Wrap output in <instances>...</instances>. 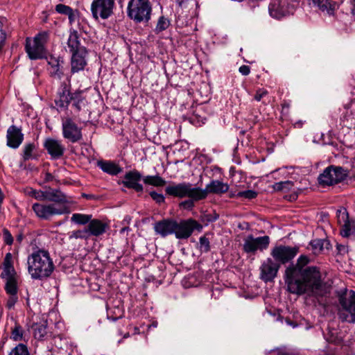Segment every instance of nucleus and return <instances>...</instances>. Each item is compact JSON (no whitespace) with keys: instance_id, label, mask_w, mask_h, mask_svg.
<instances>
[{"instance_id":"obj_1","label":"nucleus","mask_w":355,"mask_h":355,"mask_svg":"<svg viewBox=\"0 0 355 355\" xmlns=\"http://www.w3.org/2000/svg\"><path fill=\"white\" fill-rule=\"evenodd\" d=\"M310 259L301 255L295 264L289 265L284 273L285 282L289 292L301 295L308 293L322 297L329 292V288L321 279V274L315 266H307Z\"/></svg>"},{"instance_id":"obj_2","label":"nucleus","mask_w":355,"mask_h":355,"mask_svg":"<svg viewBox=\"0 0 355 355\" xmlns=\"http://www.w3.org/2000/svg\"><path fill=\"white\" fill-rule=\"evenodd\" d=\"M28 271L33 279H44L49 277L55 269V266L49 251L37 249L27 259Z\"/></svg>"},{"instance_id":"obj_3","label":"nucleus","mask_w":355,"mask_h":355,"mask_svg":"<svg viewBox=\"0 0 355 355\" xmlns=\"http://www.w3.org/2000/svg\"><path fill=\"white\" fill-rule=\"evenodd\" d=\"M151 12L152 8L148 0H130L128 3V15L137 23L148 21Z\"/></svg>"},{"instance_id":"obj_4","label":"nucleus","mask_w":355,"mask_h":355,"mask_svg":"<svg viewBox=\"0 0 355 355\" xmlns=\"http://www.w3.org/2000/svg\"><path fill=\"white\" fill-rule=\"evenodd\" d=\"M48 33L41 32L33 38L27 37L26 40L25 50L28 56L31 60L43 58L46 55L44 45L47 42Z\"/></svg>"},{"instance_id":"obj_5","label":"nucleus","mask_w":355,"mask_h":355,"mask_svg":"<svg viewBox=\"0 0 355 355\" xmlns=\"http://www.w3.org/2000/svg\"><path fill=\"white\" fill-rule=\"evenodd\" d=\"M166 195L183 198L188 197L196 200H200L202 193L201 188L193 187L192 184L188 182H181L179 184H173L167 186L165 188Z\"/></svg>"},{"instance_id":"obj_6","label":"nucleus","mask_w":355,"mask_h":355,"mask_svg":"<svg viewBox=\"0 0 355 355\" xmlns=\"http://www.w3.org/2000/svg\"><path fill=\"white\" fill-rule=\"evenodd\" d=\"M341 308L339 318L342 321L355 322V292L350 291L341 295L339 299Z\"/></svg>"},{"instance_id":"obj_7","label":"nucleus","mask_w":355,"mask_h":355,"mask_svg":"<svg viewBox=\"0 0 355 355\" xmlns=\"http://www.w3.org/2000/svg\"><path fill=\"white\" fill-rule=\"evenodd\" d=\"M347 171L341 166H330L318 176V182L322 186H331L345 179Z\"/></svg>"},{"instance_id":"obj_8","label":"nucleus","mask_w":355,"mask_h":355,"mask_svg":"<svg viewBox=\"0 0 355 355\" xmlns=\"http://www.w3.org/2000/svg\"><path fill=\"white\" fill-rule=\"evenodd\" d=\"M270 238L268 236L254 237L252 234L247 236L243 239V250L250 254H255L259 251H263L268 248Z\"/></svg>"},{"instance_id":"obj_9","label":"nucleus","mask_w":355,"mask_h":355,"mask_svg":"<svg viewBox=\"0 0 355 355\" xmlns=\"http://www.w3.org/2000/svg\"><path fill=\"white\" fill-rule=\"evenodd\" d=\"M114 0H94L91 4V12L93 18L106 19L113 13Z\"/></svg>"},{"instance_id":"obj_10","label":"nucleus","mask_w":355,"mask_h":355,"mask_svg":"<svg viewBox=\"0 0 355 355\" xmlns=\"http://www.w3.org/2000/svg\"><path fill=\"white\" fill-rule=\"evenodd\" d=\"M174 234L178 239H188L194 230L201 232L202 225L194 219L182 220L180 223L175 220Z\"/></svg>"},{"instance_id":"obj_11","label":"nucleus","mask_w":355,"mask_h":355,"mask_svg":"<svg viewBox=\"0 0 355 355\" xmlns=\"http://www.w3.org/2000/svg\"><path fill=\"white\" fill-rule=\"evenodd\" d=\"M299 248L279 245L274 247L270 252L274 261L281 264H285L291 261L298 253Z\"/></svg>"},{"instance_id":"obj_12","label":"nucleus","mask_w":355,"mask_h":355,"mask_svg":"<svg viewBox=\"0 0 355 355\" xmlns=\"http://www.w3.org/2000/svg\"><path fill=\"white\" fill-rule=\"evenodd\" d=\"M62 128L64 138L71 142L75 143L82 139L81 128L71 118L62 121Z\"/></svg>"},{"instance_id":"obj_13","label":"nucleus","mask_w":355,"mask_h":355,"mask_svg":"<svg viewBox=\"0 0 355 355\" xmlns=\"http://www.w3.org/2000/svg\"><path fill=\"white\" fill-rule=\"evenodd\" d=\"M279 268V263L271 258H267L260 266V278L265 282L273 281Z\"/></svg>"},{"instance_id":"obj_14","label":"nucleus","mask_w":355,"mask_h":355,"mask_svg":"<svg viewBox=\"0 0 355 355\" xmlns=\"http://www.w3.org/2000/svg\"><path fill=\"white\" fill-rule=\"evenodd\" d=\"M33 209L35 214L42 219L48 220L55 215H60L65 212L64 209L57 207L53 204L35 203L33 205Z\"/></svg>"},{"instance_id":"obj_15","label":"nucleus","mask_w":355,"mask_h":355,"mask_svg":"<svg viewBox=\"0 0 355 355\" xmlns=\"http://www.w3.org/2000/svg\"><path fill=\"white\" fill-rule=\"evenodd\" d=\"M72 98V93L70 92V84L63 83L58 91L57 97L55 99V104L58 108L61 110L67 109Z\"/></svg>"},{"instance_id":"obj_16","label":"nucleus","mask_w":355,"mask_h":355,"mask_svg":"<svg viewBox=\"0 0 355 355\" xmlns=\"http://www.w3.org/2000/svg\"><path fill=\"white\" fill-rule=\"evenodd\" d=\"M142 178L141 174L138 171H130L125 173L122 184L124 187L132 189L137 192H142L144 187L139 182Z\"/></svg>"},{"instance_id":"obj_17","label":"nucleus","mask_w":355,"mask_h":355,"mask_svg":"<svg viewBox=\"0 0 355 355\" xmlns=\"http://www.w3.org/2000/svg\"><path fill=\"white\" fill-rule=\"evenodd\" d=\"M229 185L227 183H224L220 180H214L210 182L206 185L205 189H201L202 193L200 194L202 196L200 200H203L207 198L208 193H214L217 195H222L229 190Z\"/></svg>"},{"instance_id":"obj_18","label":"nucleus","mask_w":355,"mask_h":355,"mask_svg":"<svg viewBox=\"0 0 355 355\" xmlns=\"http://www.w3.org/2000/svg\"><path fill=\"white\" fill-rule=\"evenodd\" d=\"M336 216L338 223L341 227L340 234L344 237L349 236L352 230L354 227V223L349 220L347 210L344 208L338 209L336 212Z\"/></svg>"},{"instance_id":"obj_19","label":"nucleus","mask_w":355,"mask_h":355,"mask_svg":"<svg viewBox=\"0 0 355 355\" xmlns=\"http://www.w3.org/2000/svg\"><path fill=\"white\" fill-rule=\"evenodd\" d=\"M44 146L53 159L61 157L65 150L61 141L52 138H47L44 143Z\"/></svg>"},{"instance_id":"obj_20","label":"nucleus","mask_w":355,"mask_h":355,"mask_svg":"<svg viewBox=\"0 0 355 355\" xmlns=\"http://www.w3.org/2000/svg\"><path fill=\"white\" fill-rule=\"evenodd\" d=\"M175 220L173 219H164L156 222L153 228L157 234L162 237L174 234L175 228Z\"/></svg>"},{"instance_id":"obj_21","label":"nucleus","mask_w":355,"mask_h":355,"mask_svg":"<svg viewBox=\"0 0 355 355\" xmlns=\"http://www.w3.org/2000/svg\"><path fill=\"white\" fill-rule=\"evenodd\" d=\"M7 145L12 148H17L24 140L21 130L15 125L8 128L6 135Z\"/></svg>"},{"instance_id":"obj_22","label":"nucleus","mask_w":355,"mask_h":355,"mask_svg":"<svg viewBox=\"0 0 355 355\" xmlns=\"http://www.w3.org/2000/svg\"><path fill=\"white\" fill-rule=\"evenodd\" d=\"M87 53L86 49H80L79 51L72 53L71 60V73H77L84 69L87 64L85 59Z\"/></svg>"},{"instance_id":"obj_23","label":"nucleus","mask_w":355,"mask_h":355,"mask_svg":"<svg viewBox=\"0 0 355 355\" xmlns=\"http://www.w3.org/2000/svg\"><path fill=\"white\" fill-rule=\"evenodd\" d=\"M47 62L49 65V73L51 77L55 78L61 79L63 71L62 64L63 60H60L59 58H55L52 55L47 58Z\"/></svg>"},{"instance_id":"obj_24","label":"nucleus","mask_w":355,"mask_h":355,"mask_svg":"<svg viewBox=\"0 0 355 355\" xmlns=\"http://www.w3.org/2000/svg\"><path fill=\"white\" fill-rule=\"evenodd\" d=\"M107 227L105 223L98 219H93L89 223L87 230L89 236L91 235L98 236L105 232Z\"/></svg>"},{"instance_id":"obj_25","label":"nucleus","mask_w":355,"mask_h":355,"mask_svg":"<svg viewBox=\"0 0 355 355\" xmlns=\"http://www.w3.org/2000/svg\"><path fill=\"white\" fill-rule=\"evenodd\" d=\"M313 5L318 6L322 12H326L329 15H333L336 6L335 2L330 0H310Z\"/></svg>"},{"instance_id":"obj_26","label":"nucleus","mask_w":355,"mask_h":355,"mask_svg":"<svg viewBox=\"0 0 355 355\" xmlns=\"http://www.w3.org/2000/svg\"><path fill=\"white\" fill-rule=\"evenodd\" d=\"M97 166L104 172L115 175L121 171V168L117 164L112 162L98 161Z\"/></svg>"},{"instance_id":"obj_27","label":"nucleus","mask_w":355,"mask_h":355,"mask_svg":"<svg viewBox=\"0 0 355 355\" xmlns=\"http://www.w3.org/2000/svg\"><path fill=\"white\" fill-rule=\"evenodd\" d=\"M48 201L56 203L69 202L67 196L58 189H49L48 190Z\"/></svg>"},{"instance_id":"obj_28","label":"nucleus","mask_w":355,"mask_h":355,"mask_svg":"<svg viewBox=\"0 0 355 355\" xmlns=\"http://www.w3.org/2000/svg\"><path fill=\"white\" fill-rule=\"evenodd\" d=\"M67 44L71 53L79 51L80 49H85L84 46H80L78 33L75 31L70 33Z\"/></svg>"},{"instance_id":"obj_29","label":"nucleus","mask_w":355,"mask_h":355,"mask_svg":"<svg viewBox=\"0 0 355 355\" xmlns=\"http://www.w3.org/2000/svg\"><path fill=\"white\" fill-rule=\"evenodd\" d=\"M144 184L151 185L156 187H164L166 182L159 175H146L142 178Z\"/></svg>"},{"instance_id":"obj_30","label":"nucleus","mask_w":355,"mask_h":355,"mask_svg":"<svg viewBox=\"0 0 355 355\" xmlns=\"http://www.w3.org/2000/svg\"><path fill=\"white\" fill-rule=\"evenodd\" d=\"M46 326V322L44 320L34 324L32 326L34 337L37 339L43 338L47 333Z\"/></svg>"},{"instance_id":"obj_31","label":"nucleus","mask_w":355,"mask_h":355,"mask_svg":"<svg viewBox=\"0 0 355 355\" xmlns=\"http://www.w3.org/2000/svg\"><path fill=\"white\" fill-rule=\"evenodd\" d=\"M5 290L8 295H17L18 287L16 277H10L6 279Z\"/></svg>"},{"instance_id":"obj_32","label":"nucleus","mask_w":355,"mask_h":355,"mask_svg":"<svg viewBox=\"0 0 355 355\" xmlns=\"http://www.w3.org/2000/svg\"><path fill=\"white\" fill-rule=\"evenodd\" d=\"M293 186L292 181L287 180L274 184L272 188L276 191L288 192L293 189Z\"/></svg>"},{"instance_id":"obj_33","label":"nucleus","mask_w":355,"mask_h":355,"mask_svg":"<svg viewBox=\"0 0 355 355\" xmlns=\"http://www.w3.org/2000/svg\"><path fill=\"white\" fill-rule=\"evenodd\" d=\"M91 218V215L73 214L71 218V220L72 222H74L76 224L85 225L92 220Z\"/></svg>"},{"instance_id":"obj_34","label":"nucleus","mask_w":355,"mask_h":355,"mask_svg":"<svg viewBox=\"0 0 355 355\" xmlns=\"http://www.w3.org/2000/svg\"><path fill=\"white\" fill-rule=\"evenodd\" d=\"M89 237V233L87 230V227H85L83 230H75L69 234V239H85L87 240Z\"/></svg>"},{"instance_id":"obj_35","label":"nucleus","mask_w":355,"mask_h":355,"mask_svg":"<svg viewBox=\"0 0 355 355\" xmlns=\"http://www.w3.org/2000/svg\"><path fill=\"white\" fill-rule=\"evenodd\" d=\"M268 10L270 16L274 18L279 19L283 15V12L277 3H270Z\"/></svg>"},{"instance_id":"obj_36","label":"nucleus","mask_w":355,"mask_h":355,"mask_svg":"<svg viewBox=\"0 0 355 355\" xmlns=\"http://www.w3.org/2000/svg\"><path fill=\"white\" fill-rule=\"evenodd\" d=\"M24 330L21 326L15 323L11 332V338L15 341H20L23 339Z\"/></svg>"},{"instance_id":"obj_37","label":"nucleus","mask_w":355,"mask_h":355,"mask_svg":"<svg viewBox=\"0 0 355 355\" xmlns=\"http://www.w3.org/2000/svg\"><path fill=\"white\" fill-rule=\"evenodd\" d=\"M8 355H29V352L26 345L24 344H18L11 350Z\"/></svg>"},{"instance_id":"obj_38","label":"nucleus","mask_w":355,"mask_h":355,"mask_svg":"<svg viewBox=\"0 0 355 355\" xmlns=\"http://www.w3.org/2000/svg\"><path fill=\"white\" fill-rule=\"evenodd\" d=\"M71 101L73 102L72 105L76 108L78 111L81 109V103L83 101L80 92H75L72 93V98Z\"/></svg>"},{"instance_id":"obj_39","label":"nucleus","mask_w":355,"mask_h":355,"mask_svg":"<svg viewBox=\"0 0 355 355\" xmlns=\"http://www.w3.org/2000/svg\"><path fill=\"white\" fill-rule=\"evenodd\" d=\"M169 26V21L164 17H160L158 19L155 31L159 33L166 30Z\"/></svg>"},{"instance_id":"obj_40","label":"nucleus","mask_w":355,"mask_h":355,"mask_svg":"<svg viewBox=\"0 0 355 355\" xmlns=\"http://www.w3.org/2000/svg\"><path fill=\"white\" fill-rule=\"evenodd\" d=\"M35 148L33 144H27L24 146L23 158L24 161L33 158V152Z\"/></svg>"},{"instance_id":"obj_41","label":"nucleus","mask_w":355,"mask_h":355,"mask_svg":"<svg viewBox=\"0 0 355 355\" xmlns=\"http://www.w3.org/2000/svg\"><path fill=\"white\" fill-rule=\"evenodd\" d=\"M32 196L38 200H48V190L46 191H37L32 190L31 192Z\"/></svg>"},{"instance_id":"obj_42","label":"nucleus","mask_w":355,"mask_h":355,"mask_svg":"<svg viewBox=\"0 0 355 355\" xmlns=\"http://www.w3.org/2000/svg\"><path fill=\"white\" fill-rule=\"evenodd\" d=\"M200 250L202 252H207L210 250V243L209 239L206 236H201L199 239Z\"/></svg>"},{"instance_id":"obj_43","label":"nucleus","mask_w":355,"mask_h":355,"mask_svg":"<svg viewBox=\"0 0 355 355\" xmlns=\"http://www.w3.org/2000/svg\"><path fill=\"white\" fill-rule=\"evenodd\" d=\"M1 275H5L6 279L10 277H15L14 268L10 263H4L3 272Z\"/></svg>"},{"instance_id":"obj_44","label":"nucleus","mask_w":355,"mask_h":355,"mask_svg":"<svg viewBox=\"0 0 355 355\" xmlns=\"http://www.w3.org/2000/svg\"><path fill=\"white\" fill-rule=\"evenodd\" d=\"M73 9L68 6L64 4H58L55 6V10L60 14H64L67 15L70 14Z\"/></svg>"},{"instance_id":"obj_45","label":"nucleus","mask_w":355,"mask_h":355,"mask_svg":"<svg viewBox=\"0 0 355 355\" xmlns=\"http://www.w3.org/2000/svg\"><path fill=\"white\" fill-rule=\"evenodd\" d=\"M311 245L314 250V253H319L323 249V241L322 240H314L311 242Z\"/></svg>"},{"instance_id":"obj_46","label":"nucleus","mask_w":355,"mask_h":355,"mask_svg":"<svg viewBox=\"0 0 355 355\" xmlns=\"http://www.w3.org/2000/svg\"><path fill=\"white\" fill-rule=\"evenodd\" d=\"M257 195V193L252 190L240 191L237 193L239 197H243L248 199H253L256 198Z\"/></svg>"},{"instance_id":"obj_47","label":"nucleus","mask_w":355,"mask_h":355,"mask_svg":"<svg viewBox=\"0 0 355 355\" xmlns=\"http://www.w3.org/2000/svg\"><path fill=\"white\" fill-rule=\"evenodd\" d=\"M149 195L158 204L164 202L165 198L162 193H158L156 191L150 192Z\"/></svg>"},{"instance_id":"obj_48","label":"nucleus","mask_w":355,"mask_h":355,"mask_svg":"<svg viewBox=\"0 0 355 355\" xmlns=\"http://www.w3.org/2000/svg\"><path fill=\"white\" fill-rule=\"evenodd\" d=\"M194 201L196 200L189 198V200L181 202L180 203V207L186 209H191L194 207Z\"/></svg>"},{"instance_id":"obj_49","label":"nucleus","mask_w":355,"mask_h":355,"mask_svg":"<svg viewBox=\"0 0 355 355\" xmlns=\"http://www.w3.org/2000/svg\"><path fill=\"white\" fill-rule=\"evenodd\" d=\"M6 39V33L3 29V21L0 20V50L3 46Z\"/></svg>"},{"instance_id":"obj_50","label":"nucleus","mask_w":355,"mask_h":355,"mask_svg":"<svg viewBox=\"0 0 355 355\" xmlns=\"http://www.w3.org/2000/svg\"><path fill=\"white\" fill-rule=\"evenodd\" d=\"M3 241L7 245H11L13 243L12 236L7 229H3Z\"/></svg>"},{"instance_id":"obj_51","label":"nucleus","mask_w":355,"mask_h":355,"mask_svg":"<svg viewBox=\"0 0 355 355\" xmlns=\"http://www.w3.org/2000/svg\"><path fill=\"white\" fill-rule=\"evenodd\" d=\"M268 95V91L265 89H259L254 94V98L257 101H260L264 96Z\"/></svg>"},{"instance_id":"obj_52","label":"nucleus","mask_w":355,"mask_h":355,"mask_svg":"<svg viewBox=\"0 0 355 355\" xmlns=\"http://www.w3.org/2000/svg\"><path fill=\"white\" fill-rule=\"evenodd\" d=\"M18 300V297L17 295H9V297L7 300L6 306L8 309H12L15 303Z\"/></svg>"},{"instance_id":"obj_53","label":"nucleus","mask_w":355,"mask_h":355,"mask_svg":"<svg viewBox=\"0 0 355 355\" xmlns=\"http://www.w3.org/2000/svg\"><path fill=\"white\" fill-rule=\"evenodd\" d=\"M336 249H337L338 253L341 255H343V254L347 253V252H348L347 247L346 245H342V244H337Z\"/></svg>"},{"instance_id":"obj_54","label":"nucleus","mask_w":355,"mask_h":355,"mask_svg":"<svg viewBox=\"0 0 355 355\" xmlns=\"http://www.w3.org/2000/svg\"><path fill=\"white\" fill-rule=\"evenodd\" d=\"M239 71L242 75L247 76L250 72V68L248 65H242L239 67Z\"/></svg>"},{"instance_id":"obj_55","label":"nucleus","mask_w":355,"mask_h":355,"mask_svg":"<svg viewBox=\"0 0 355 355\" xmlns=\"http://www.w3.org/2000/svg\"><path fill=\"white\" fill-rule=\"evenodd\" d=\"M54 180V176L49 173H46L45 174V176H44V180L46 182H51V181H53Z\"/></svg>"},{"instance_id":"obj_56","label":"nucleus","mask_w":355,"mask_h":355,"mask_svg":"<svg viewBox=\"0 0 355 355\" xmlns=\"http://www.w3.org/2000/svg\"><path fill=\"white\" fill-rule=\"evenodd\" d=\"M68 17H69V21L71 23L74 21V14H73V10H71V13L70 14H68L67 15Z\"/></svg>"},{"instance_id":"obj_57","label":"nucleus","mask_w":355,"mask_h":355,"mask_svg":"<svg viewBox=\"0 0 355 355\" xmlns=\"http://www.w3.org/2000/svg\"><path fill=\"white\" fill-rule=\"evenodd\" d=\"M302 125H303V123L302 121H299L296 123H294V127L295 128H302Z\"/></svg>"},{"instance_id":"obj_58","label":"nucleus","mask_w":355,"mask_h":355,"mask_svg":"<svg viewBox=\"0 0 355 355\" xmlns=\"http://www.w3.org/2000/svg\"><path fill=\"white\" fill-rule=\"evenodd\" d=\"M11 258V254L10 253H8L6 255V259H5V262L4 263H10L9 261V259Z\"/></svg>"},{"instance_id":"obj_59","label":"nucleus","mask_w":355,"mask_h":355,"mask_svg":"<svg viewBox=\"0 0 355 355\" xmlns=\"http://www.w3.org/2000/svg\"><path fill=\"white\" fill-rule=\"evenodd\" d=\"M282 108L283 109H288L289 108V104L288 103H284L283 105H282Z\"/></svg>"},{"instance_id":"obj_60","label":"nucleus","mask_w":355,"mask_h":355,"mask_svg":"<svg viewBox=\"0 0 355 355\" xmlns=\"http://www.w3.org/2000/svg\"><path fill=\"white\" fill-rule=\"evenodd\" d=\"M23 239V236L21 234H19L17 238V241H19V242H21Z\"/></svg>"},{"instance_id":"obj_61","label":"nucleus","mask_w":355,"mask_h":355,"mask_svg":"<svg viewBox=\"0 0 355 355\" xmlns=\"http://www.w3.org/2000/svg\"><path fill=\"white\" fill-rule=\"evenodd\" d=\"M230 198H234V197H239V196H237V193H236V194H235V193H230Z\"/></svg>"},{"instance_id":"obj_62","label":"nucleus","mask_w":355,"mask_h":355,"mask_svg":"<svg viewBox=\"0 0 355 355\" xmlns=\"http://www.w3.org/2000/svg\"><path fill=\"white\" fill-rule=\"evenodd\" d=\"M184 1L185 0H177V1H178V3H179L180 6H181Z\"/></svg>"},{"instance_id":"obj_63","label":"nucleus","mask_w":355,"mask_h":355,"mask_svg":"<svg viewBox=\"0 0 355 355\" xmlns=\"http://www.w3.org/2000/svg\"><path fill=\"white\" fill-rule=\"evenodd\" d=\"M128 229V227H123L121 230V233H123L124 232L125 230H127Z\"/></svg>"},{"instance_id":"obj_64","label":"nucleus","mask_w":355,"mask_h":355,"mask_svg":"<svg viewBox=\"0 0 355 355\" xmlns=\"http://www.w3.org/2000/svg\"><path fill=\"white\" fill-rule=\"evenodd\" d=\"M352 13L353 15H355V8L352 9Z\"/></svg>"}]
</instances>
